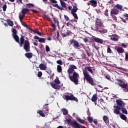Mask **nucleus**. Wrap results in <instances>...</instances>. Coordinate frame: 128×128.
Listing matches in <instances>:
<instances>
[{
  "mask_svg": "<svg viewBox=\"0 0 128 128\" xmlns=\"http://www.w3.org/2000/svg\"><path fill=\"white\" fill-rule=\"evenodd\" d=\"M96 24L100 28H102V20L98 18H96Z\"/></svg>",
  "mask_w": 128,
  "mask_h": 128,
  "instance_id": "dca6fc26",
  "label": "nucleus"
},
{
  "mask_svg": "<svg viewBox=\"0 0 128 128\" xmlns=\"http://www.w3.org/2000/svg\"><path fill=\"white\" fill-rule=\"evenodd\" d=\"M98 100V95L96 94H94L92 98V101L93 102H96Z\"/></svg>",
  "mask_w": 128,
  "mask_h": 128,
  "instance_id": "412c9836",
  "label": "nucleus"
},
{
  "mask_svg": "<svg viewBox=\"0 0 128 128\" xmlns=\"http://www.w3.org/2000/svg\"><path fill=\"white\" fill-rule=\"evenodd\" d=\"M40 38L38 37V36H34V40H40Z\"/></svg>",
  "mask_w": 128,
  "mask_h": 128,
  "instance_id": "e2e57ef3",
  "label": "nucleus"
},
{
  "mask_svg": "<svg viewBox=\"0 0 128 128\" xmlns=\"http://www.w3.org/2000/svg\"><path fill=\"white\" fill-rule=\"evenodd\" d=\"M92 40L95 42H97L98 44H102L104 42V40L102 39H100V38H96L95 36H92Z\"/></svg>",
  "mask_w": 128,
  "mask_h": 128,
  "instance_id": "1a4fd4ad",
  "label": "nucleus"
},
{
  "mask_svg": "<svg viewBox=\"0 0 128 128\" xmlns=\"http://www.w3.org/2000/svg\"><path fill=\"white\" fill-rule=\"evenodd\" d=\"M87 120H88L90 124H92V122H94V118L91 116H88L87 118Z\"/></svg>",
  "mask_w": 128,
  "mask_h": 128,
  "instance_id": "4c0bfd02",
  "label": "nucleus"
},
{
  "mask_svg": "<svg viewBox=\"0 0 128 128\" xmlns=\"http://www.w3.org/2000/svg\"><path fill=\"white\" fill-rule=\"evenodd\" d=\"M123 16H124V18H126V19L128 20V14H126V13H124Z\"/></svg>",
  "mask_w": 128,
  "mask_h": 128,
  "instance_id": "864d4df0",
  "label": "nucleus"
},
{
  "mask_svg": "<svg viewBox=\"0 0 128 128\" xmlns=\"http://www.w3.org/2000/svg\"><path fill=\"white\" fill-rule=\"evenodd\" d=\"M71 34V32H68V30H67L66 33H64L62 34V36H63V38H66V36H70Z\"/></svg>",
  "mask_w": 128,
  "mask_h": 128,
  "instance_id": "a878e982",
  "label": "nucleus"
},
{
  "mask_svg": "<svg viewBox=\"0 0 128 128\" xmlns=\"http://www.w3.org/2000/svg\"><path fill=\"white\" fill-rule=\"evenodd\" d=\"M64 18L65 20H70V18H68V16L64 15Z\"/></svg>",
  "mask_w": 128,
  "mask_h": 128,
  "instance_id": "bf43d9fd",
  "label": "nucleus"
},
{
  "mask_svg": "<svg viewBox=\"0 0 128 128\" xmlns=\"http://www.w3.org/2000/svg\"><path fill=\"white\" fill-rule=\"evenodd\" d=\"M119 12H120V10H118V8H114L112 9L110 11V14L111 16H114V14H115L116 16Z\"/></svg>",
  "mask_w": 128,
  "mask_h": 128,
  "instance_id": "4468645a",
  "label": "nucleus"
},
{
  "mask_svg": "<svg viewBox=\"0 0 128 128\" xmlns=\"http://www.w3.org/2000/svg\"><path fill=\"white\" fill-rule=\"evenodd\" d=\"M111 40L113 42H118V39L116 37H112Z\"/></svg>",
  "mask_w": 128,
  "mask_h": 128,
  "instance_id": "37998d69",
  "label": "nucleus"
},
{
  "mask_svg": "<svg viewBox=\"0 0 128 128\" xmlns=\"http://www.w3.org/2000/svg\"><path fill=\"white\" fill-rule=\"evenodd\" d=\"M114 20H118V18H116V16H112Z\"/></svg>",
  "mask_w": 128,
  "mask_h": 128,
  "instance_id": "69168bd1",
  "label": "nucleus"
},
{
  "mask_svg": "<svg viewBox=\"0 0 128 128\" xmlns=\"http://www.w3.org/2000/svg\"><path fill=\"white\" fill-rule=\"evenodd\" d=\"M88 71L90 74H94V70H92V67L88 66L85 68V70H82L84 76V72H88Z\"/></svg>",
  "mask_w": 128,
  "mask_h": 128,
  "instance_id": "9b49d317",
  "label": "nucleus"
},
{
  "mask_svg": "<svg viewBox=\"0 0 128 128\" xmlns=\"http://www.w3.org/2000/svg\"><path fill=\"white\" fill-rule=\"evenodd\" d=\"M122 46L123 48H126L128 46L126 44H124V43H122Z\"/></svg>",
  "mask_w": 128,
  "mask_h": 128,
  "instance_id": "0e129e2a",
  "label": "nucleus"
},
{
  "mask_svg": "<svg viewBox=\"0 0 128 128\" xmlns=\"http://www.w3.org/2000/svg\"><path fill=\"white\" fill-rule=\"evenodd\" d=\"M96 12L98 14H100V12H102V11H100V8L96 9Z\"/></svg>",
  "mask_w": 128,
  "mask_h": 128,
  "instance_id": "052dcab7",
  "label": "nucleus"
},
{
  "mask_svg": "<svg viewBox=\"0 0 128 128\" xmlns=\"http://www.w3.org/2000/svg\"><path fill=\"white\" fill-rule=\"evenodd\" d=\"M65 122H66L68 124H70L72 126H74L76 128H80V124H78V122H76V120L72 122V119L68 118L66 120Z\"/></svg>",
  "mask_w": 128,
  "mask_h": 128,
  "instance_id": "423d86ee",
  "label": "nucleus"
},
{
  "mask_svg": "<svg viewBox=\"0 0 128 128\" xmlns=\"http://www.w3.org/2000/svg\"><path fill=\"white\" fill-rule=\"evenodd\" d=\"M51 86L54 90H60V86L56 83H54V82H51L50 83Z\"/></svg>",
  "mask_w": 128,
  "mask_h": 128,
  "instance_id": "ddd939ff",
  "label": "nucleus"
},
{
  "mask_svg": "<svg viewBox=\"0 0 128 128\" xmlns=\"http://www.w3.org/2000/svg\"><path fill=\"white\" fill-rule=\"evenodd\" d=\"M64 99L65 100H66L67 102L68 100H74V102H78V98L76 97H75L74 94H71L70 95H64L63 96Z\"/></svg>",
  "mask_w": 128,
  "mask_h": 128,
  "instance_id": "20e7f679",
  "label": "nucleus"
},
{
  "mask_svg": "<svg viewBox=\"0 0 128 128\" xmlns=\"http://www.w3.org/2000/svg\"><path fill=\"white\" fill-rule=\"evenodd\" d=\"M52 4H58V1L56 0H50Z\"/></svg>",
  "mask_w": 128,
  "mask_h": 128,
  "instance_id": "13d9d810",
  "label": "nucleus"
},
{
  "mask_svg": "<svg viewBox=\"0 0 128 128\" xmlns=\"http://www.w3.org/2000/svg\"><path fill=\"white\" fill-rule=\"evenodd\" d=\"M125 60L126 62L128 60V53H126L125 54Z\"/></svg>",
  "mask_w": 128,
  "mask_h": 128,
  "instance_id": "603ef678",
  "label": "nucleus"
},
{
  "mask_svg": "<svg viewBox=\"0 0 128 128\" xmlns=\"http://www.w3.org/2000/svg\"><path fill=\"white\" fill-rule=\"evenodd\" d=\"M42 72H38L37 76H38V78H42Z\"/></svg>",
  "mask_w": 128,
  "mask_h": 128,
  "instance_id": "de8ad7c7",
  "label": "nucleus"
},
{
  "mask_svg": "<svg viewBox=\"0 0 128 128\" xmlns=\"http://www.w3.org/2000/svg\"><path fill=\"white\" fill-rule=\"evenodd\" d=\"M67 26H72V23L70 22H68L66 24Z\"/></svg>",
  "mask_w": 128,
  "mask_h": 128,
  "instance_id": "774afa93",
  "label": "nucleus"
},
{
  "mask_svg": "<svg viewBox=\"0 0 128 128\" xmlns=\"http://www.w3.org/2000/svg\"><path fill=\"white\" fill-rule=\"evenodd\" d=\"M38 42H39L44 44L46 42V39H44V38H40L38 40Z\"/></svg>",
  "mask_w": 128,
  "mask_h": 128,
  "instance_id": "58836bf2",
  "label": "nucleus"
},
{
  "mask_svg": "<svg viewBox=\"0 0 128 128\" xmlns=\"http://www.w3.org/2000/svg\"><path fill=\"white\" fill-rule=\"evenodd\" d=\"M60 5L62 6H58V4H52L54 8H58V10H64V8H66V2H64L62 1V0H60Z\"/></svg>",
  "mask_w": 128,
  "mask_h": 128,
  "instance_id": "39448f33",
  "label": "nucleus"
},
{
  "mask_svg": "<svg viewBox=\"0 0 128 128\" xmlns=\"http://www.w3.org/2000/svg\"><path fill=\"white\" fill-rule=\"evenodd\" d=\"M54 82L58 84H60V79H58V77L56 78L54 80Z\"/></svg>",
  "mask_w": 128,
  "mask_h": 128,
  "instance_id": "f704fd0d",
  "label": "nucleus"
},
{
  "mask_svg": "<svg viewBox=\"0 0 128 128\" xmlns=\"http://www.w3.org/2000/svg\"><path fill=\"white\" fill-rule=\"evenodd\" d=\"M77 69L78 68L75 65L70 64L67 70L69 79L76 86L78 84V78H80V74L74 70Z\"/></svg>",
  "mask_w": 128,
  "mask_h": 128,
  "instance_id": "f03ea898",
  "label": "nucleus"
},
{
  "mask_svg": "<svg viewBox=\"0 0 128 128\" xmlns=\"http://www.w3.org/2000/svg\"><path fill=\"white\" fill-rule=\"evenodd\" d=\"M22 24L25 28H26L27 30H30V32H33L32 29V28H30V27L28 26V24H26L23 22Z\"/></svg>",
  "mask_w": 128,
  "mask_h": 128,
  "instance_id": "bb28decb",
  "label": "nucleus"
},
{
  "mask_svg": "<svg viewBox=\"0 0 128 128\" xmlns=\"http://www.w3.org/2000/svg\"><path fill=\"white\" fill-rule=\"evenodd\" d=\"M44 17L46 18L48 22H52V20L50 19V18L48 15H44Z\"/></svg>",
  "mask_w": 128,
  "mask_h": 128,
  "instance_id": "49530a36",
  "label": "nucleus"
},
{
  "mask_svg": "<svg viewBox=\"0 0 128 128\" xmlns=\"http://www.w3.org/2000/svg\"><path fill=\"white\" fill-rule=\"evenodd\" d=\"M115 8H117L118 10H122V5H120L118 4H117L115 6Z\"/></svg>",
  "mask_w": 128,
  "mask_h": 128,
  "instance_id": "c9c22d12",
  "label": "nucleus"
},
{
  "mask_svg": "<svg viewBox=\"0 0 128 128\" xmlns=\"http://www.w3.org/2000/svg\"><path fill=\"white\" fill-rule=\"evenodd\" d=\"M87 5L96 8L98 6V2L96 0H90L87 2Z\"/></svg>",
  "mask_w": 128,
  "mask_h": 128,
  "instance_id": "9d476101",
  "label": "nucleus"
},
{
  "mask_svg": "<svg viewBox=\"0 0 128 128\" xmlns=\"http://www.w3.org/2000/svg\"><path fill=\"white\" fill-rule=\"evenodd\" d=\"M46 65L44 64H40L39 65V68H40V70H46Z\"/></svg>",
  "mask_w": 128,
  "mask_h": 128,
  "instance_id": "aec40b11",
  "label": "nucleus"
},
{
  "mask_svg": "<svg viewBox=\"0 0 128 128\" xmlns=\"http://www.w3.org/2000/svg\"><path fill=\"white\" fill-rule=\"evenodd\" d=\"M12 36L16 42L19 44L20 48L24 44V48L26 52H30V42L28 40L24 41V36L21 35L20 42V38L16 34H18V31L14 28H12Z\"/></svg>",
  "mask_w": 128,
  "mask_h": 128,
  "instance_id": "f257e3e1",
  "label": "nucleus"
},
{
  "mask_svg": "<svg viewBox=\"0 0 128 128\" xmlns=\"http://www.w3.org/2000/svg\"><path fill=\"white\" fill-rule=\"evenodd\" d=\"M115 50H116L119 54H122L124 52V50L122 47L115 46Z\"/></svg>",
  "mask_w": 128,
  "mask_h": 128,
  "instance_id": "a211bd4d",
  "label": "nucleus"
},
{
  "mask_svg": "<svg viewBox=\"0 0 128 128\" xmlns=\"http://www.w3.org/2000/svg\"><path fill=\"white\" fill-rule=\"evenodd\" d=\"M116 80L118 82H120L118 83V84L120 86V88H126H126H128V84H126L124 80L120 79H116Z\"/></svg>",
  "mask_w": 128,
  "mask_h": 128,
  "instance_id": "6e6552de",
  "label": "nucleus"
},
{
  "mask_svg": "<svg viewBox=\"0 0 128 128\" xmlns=\"http://www.w3.org/2000/svg\"><path fill=\"white\" fill-rule=\"evenodd\" d=\"M7 24H8L10 26H14V22L10 19L6 20Z\"/></svg>",
  "mask_w": 128,
  "mask_h": 128,
  "instance_id": "5701e85b",
  "label": "nucleus"
},
{
  "mask_svg": "<svg viewBox=\"0 0 128 128\" xmlns=\"http://www.w3.org/2000/svg\"><path fill=\"white\" fill-rule=\"evenodd\" d=\"M56 64H60V66H62V61L60 60H59L56 61Z\"/></svg>",
  "mask_w": 128,
  "mask_h": 128,
  "instance_id": "c03bdc74",
  "label": "nucleus"
},
{
  "mask_svg": "<svg viewBox=\"0 0 128 128\" xmlns=\"http://www.w3.org/2000/svg\"><path fill=\"white\" fill-rule=\"evenodd\" d=\"M46 52H50V47L48 46V45L46 46Z\"/></svg>",
  "mask_w": 128,
  "mask_h": 128,
  "instance_id": "5fc2aeb1",
  "label": "nucleus"
},
{
  "mask_svg": "<svg viewBox=\"0 0 128 128\" xmlns=\"http://www.w3.org/2000/svg\"><path fill=\"white\" fill-rule=\"evenodd\" d=\"M98 32H100V34H102V32L103 34H106V32H108V30L104 29V28H100Z\"/></svg>",
  "mask_w": 128,
  "mask_h": 128,
  "instance_id": "b1692460",
  "label": "nucleus"
},
{
  "mask_svg": "<svg viewBox=\"0 0 128 128\" xmlns=\"http://www.w3.org/2000/svg\"><path fill=\"white\" fill-rule=\"evenodd\" d=\"M122 112V114H128V110H126V109L124 108V106L121 108Z\"/></svg>",
  "mask_w": 128,
  "mask_h": 128,
  "instance_id": "72a5a7b5",
  "label": "nucleus"
},
{
  "mask_svg": "<svg viewBox=\"0 0 128 128\" xmlns=\"http://www.w3.org/2000/svg\"><path fill=\"white\" fill-rule=\"evenodd\" d=\"M46 72L48 74H52V70L50 69H47V70Z\"/></svg>",
  "mask_w": 128,
  "mask_h": 128,
  "instance_id": "4d7b16f0",
  "label": "nucleus"
},
{
  "mask_svg": "<svg viewBox=\"0 0 128 128\" xmlns=\"http://www.w3.org/2000/svg\"><path fill=\"white\" fill-rule=\"evenodd\" d=\"M32 32H35L36 34H38V36H42V32H38V31H34L33 30Z\"/></svg>",
  "mask_w": 128,
  "mask_h": 128,
  "instance_id": "09e8293b",
  "label": "nucleus"
},
{
  "mask_svg": "<svg viewBox=\"0 0 128 128\" xmlns=\"http://www.w3.org/2000/svg\"><path fill=\"white\" fill-rule=\"evenodd\" d=\"M82 58H84V60H86V54L84 53H82L81 55Z\"/></svg>",
  "mask_w": 128,
  "mask_h": 128,
  "instance_id": "a18cd8bd",
  "label": "nucleus"
},
{
  "mask_svg": "<svg viewBox=\"0 0 128 128\" xmlns=\"http://www.w3.org/2000/svg\"><path fill=\"white\" fill-rule=\"evenodd\" d=\"M38 114H39L41 116H42V118H44L46 116V114H44V113L42 112V110H38L37 111Z\"/></svg>",
  "mask_w": 128,
  "mask_h": 128,
  "instance_id": "2f4dec72",
  "label": "nucleus"
},
{
  "mask_svg": "<svg viewBox=\"0 0 128 128\" xmlns=\"http://www.w3.org/2000/svg\"><path fill=\"white\" fill-rule=\"evenodd\" d=\"M6 8H7L6 4H4V5L3 6L2 8H3L4 12H6Z\"/></svg>",
  "mask_w": 128,
  "mask_h": 128,
  "instance_id": "3c124183",
  "label": "nucleus"
},
{
  "mask_svg": "<svg viewBox=\"0 0 128 128\" xmlns=\"http://www.w3.org/2000/svg\"><path fill=\"white\" fill-rule=\"evenodd\" d=\"M83 40L86 42H86H88V38H84Z\"/></svg>",
  "mask_w": 128,
  "mask_h": 128,
  "instance_id": "6e6d98bb",
  "label": "nucleus"
},
{
  "mask_svg": "<svg viewBox=\"0 0 128 128\" xmlns=\"http://www.w3.org/2000/svg\"><path fill=\"white\" fill-rule=\"evenodd\" d=\"M78 12V7L76 6H74L72 10V12Z\"/></svg>",
  "mask_w": 128,
  "mask_h": 128,
  "instance_id": "e433bc0d",
  "label": "nucleus"
},
{
  "mask_svg": "<svg viewBox=\"0 0 128 128\" xmlns=\"http://www.w3.org/2000/svg\"><path fill=\"white\" fill-rule=\"evenodd\" d=\"M30 10L31 12H32L34 14H38V12L36 10L31 9Z\"/></svg>",
  "mask_w": 128,
  "mask_h": 128,
  "instance_id": "8fccbe9b",
  "label": "nucleus"
},
{
  "mask_svg": "<svg viewBox=\"0 0 128 128\" xmlns=\"http://www.w3.org/2000/svg\"><path fill=\"white\" fill-rule=\"evenodd\" d=\"M102 120L105 124H110V120L108 117L106 116H104L102 118Z\"/></svg>",
  "mask_w": 128,
  "mask_h": 128,
  "instance_id": "6ab92c4d",
  "label": "nucleus"
},
{
  "mask_svg": "<svg viewBox=\"0 0 128 128\" xmlns=\"http://www.w3.org/2000/svg\"><path fill=\"white\" fill-rule=\"evenodd\" d=\"M70 42L71 44H73L74 48L76 50L80 48V43L76 40L74 39H72L70 40Z\"/></svg>",
  "mask_w": 128,
  "mask_h": 128,
  "instance_id": "0eeeda50",
  "label": "nucleus"
},
{
  "mask_svg": "<svg viewBox=\"0 0 128 128\" xmlns=\"http://www.w3.org/2000/svg\"><path fill=\"white\" fill-rule=\"evenodd\" d=\"M116 104H117L116 106H118L120 108H122L124 107V101L120 99L116 100Z\"/></svg>",
  "mask_w": 128,
  "mask_h": 128,
  "instance_id": "f8f14e48",
  "label": "nucleus"
},
{
  "mask_svg": "<svg viewBox=\"0 0 128 128\" xmlns=\"http://www.w3.org/2000/svg\"><path fill=\"white\" fill-rule=\"evenodd\" d=\"M57 72H62V68L60 65L57 66Z\"/></svg>",
  "mask_w": 128,
  "mask_h": 128,
  "instance_id": "c85d7f7f",
  "label": "nucleus"
},
{
  "mask_svg": "<svg viewBox=\"0 0 128 128\" xmlns=\"http://www.w3.org/2000/svg\"><path fill=\"white\" fill-rule=\"evenodd\" d=\"M34 56V54L32 52H28L25 54V56L27 58H32Z\"/></svg>",
  "mask_w": 128,
  "mask_h": 128,
  "instance_id": "4be33fe9",
  "label": "nucleus"
},
{
  "mask_svg": "<svg viewBox=\"0 0 128 128\" xmlns=\"http://www.w3.org/2000/svg\"><path fill=\"white\" fill-rule=\"evenodd\" d=\"M91 28L92 30H94V32H100V27L96 25V24H94L92 25L91 27Z\"/></svg>",
  "mask_w": 128,
  "mask_h": 128,
  "instance_id": "f3484780",
  "label": "nucleus"
},
{
  "mask_svg": "<svg viewBox=\"0 0 128 128\" xmlns=\"http://www.w3.org/2000/svg\"><path fill=\"white\" fill-rule=\"evenodd\" d=\"M30 12V10L28 8H23L21 12L22 14H28Z\"/></svg>",
  "mask_w": 128,
  "mask_h": 128,
  "instance_id": "393cba45",
  "label": "nucleus"
},
{
  "mask_svg": "<svg viewBox=\"0 0 128 128\" xmlns=\"http://www.w3.org/2000/svg\"><path fill=\"white\" fill-rule=\"evenodd\" d=\"M84 80L86 78V80L87 82H88L89 84H91V86H95L96 83L94 82V78L88 72H84Z\"/></svg>",
  "mask_w": 128,
  "mask_h": 128,
  "instance_id": "7ed1b4c3",
  "label": "nucleus"
},
{
  "mask_svg": "<svg viewBox=\"0 0 128 128\" xmlns=\"http://www.w3.org/2000/svg\"><path fill=\"white\" fill-rule=\"evenodd\" d=\"M114 113L117 115L120 114V110L121 108L118 106H114Z\"/></svg>",
  "mask_w": 128,
  "mask_h": 128,
  "instance_id": "2eb2a0df",
  "label": "nucleus"
},
{
  "mask_svg": "<svg viewBox=\"0 0 128 128\" xmlns=\"http://www.w3.org/2000/svg\"><path fill=\"white\" fill-rule=\"evenodd\" d=\"M120 118H122V120H126L128 118H126V116L124 114H120Z\"/></svg>",
  "mask_w": 128,
  "mask_h": 128,
  "instance_id": "c756f323",
  "label": "nucleus"
},
{
  "mask_svg": "<svg viewBox=\"0 0 128 128\" xmlns=\"http://www.w3.org/2000/svg\"><path fill=\"white\" fill-rule=\"evenodd\" d=\"M26 6H27V8H34V4H32V3H30V4H26Z\"/></svg>",
  "mask_w": 128,
  "mask_h": 128,
  "instance_id": "ea45409f",
  "label": "nucleus"
},
{
  "mask_svg": "<svg viewBox=\"0 0 128 128\" xmlns=\"http://www.w3.org/2000/svg\"><path fill=\"white\" fill-rule=\"evenodd\" d=\"M61 110L63 112V114L64 116H66V114H68V110H66V108H63Z\"/></svg>",
  "mask_w": 128,
  "mask_h": 128,
  "instance_id": "cd10ccee",
  "label": "nucleus"
},
{
  "mask_svg": "<svg viewBox=\"0 0 128 128\" xmlns=\"http://www.w3.org/2000/svg\"><path fill=\"white\" fill-rule=\"evenodd\" d=\"M107 46V54H114V52H112V50L110 48V46Z\"/></svg>",
  "mask_w": 128,
  "mask_h": 128,
  "instance_id": "7c9ffc66",
  "label": "nucleus"
},
{
  "mask_svg": "<svg viewBox=\"0 0 128 128\" xmlns=\"http://www.w3.org/2000/svg\"><path fill=\"white\" fill-rule=\"evenodd\" d=\"M106 80H110V76H106Z\"/></svg>",
  "mask_w": 128,
  "mask_h": 128,
  "instance_id": "338daca9",
  "label": "nucleus"
},
{
  "mask_svg": "<svg viewBox=\"0 0 128 128\" xmlns=\"http://www.w3.org/2000/svg\"><path fill=\"white\" fill-rule=\"evenodd\" d=\"M72 14L74 16L76 20H78V14H76V12H72Z\"/></svg>",
  "mask_w": 128,
  "mask_h": 128,
  "instance_id": "a19ab883",
  "label": "nucleus"
},
{
  "mask_svg": "<svg viewBox=\"0 0 128 128\" xmlns=\"http://www.w3.org/2000/svg\"><path fill=\"white\" fill-rule=\"evenodd\" d=\"M77 120L80 122V124H85L86 122L84 120H82V118H76Z\"/></svg>",
  "mask_w": 128,
  "mask_h": 128,
  "instance_id": "473e14b6",
  "label": "nucleus"
},
{
  "mask_svg": "<svg viewBox=\"0 0 128 128\" xmlns=\"http://www.w3.org/2000/svg\"><path fill=\"white\" fill-rule=\"evenodd\" d=\"M56 34H57L56 38H58H58H60V32H58V31H57Z\"/></svg>",
  "mask_w": 128,
  "mask_h": 128,
  "instance_id": "680f3d73",
  "label": "nucleus"
},
{
  "mask_svg": "<svg viewBox=\"0 0 128 128\" xmlns=\"http://www.w3.org/2000/svg\"><path fill=\"white\" fill-rule=\"evenodd\" d=\"M48 106V104H45L43 106V112H46V110H48L47 106Z\"/></svg>",
  "mask_w": 128,
  "mask_h": 128,
  "instance_id": "79ce46f5",
  "label": "nucleus"
}]
</instances>
